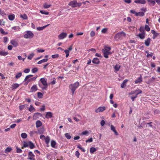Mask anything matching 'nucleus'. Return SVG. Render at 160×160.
I'll return each mask as SVG.
<instances>
[{
  "mask_svg": "<svg viewBox=\"0 0 160 160\" xmlns=\"http://www.w3.org/2000/svg\"><path fill=\"white\" fill-rule=\"evenodd\" d=\"M40 81L42 84L39 83V86L43 90H47L48 87L47 79L45 78H42Z\"/></svg>",
  "mask_w": 160,
  "mask_h": 160,
  "instance_id": "1",
  "label": "nucleus"
},
{
  "mask_svg": "<svg viewBox=\"0 0 160 160\" xmlns=\"http://www.w3.org/2000/svg\"><path fill=\"white\" fill-rule=\"evenodd\" d=\"M79 82H76L73 84H71L69 86L70 89L71 90L72 94H73L79 86Z\"/></svg>",
  "mask_w": 160,
  "mask_h": 160,
  "instance_id": "2",
  "label": "nucleus"
},
{
  "mask_svg": "<svg viewBox=\"0 0 160 160\" xmlns=\"http://www.w3.org/2000/svg\"><path fill=\"white\" fill-rule=\"evenodd\" d=\"M111 49V48L110 47H106L104 49L102 50V52L104 55V57L106 58H108V55L112 53L110 51Z\"/></svg>",
  "mask_w": 160,
  "mask_h": 160,
  "instance_id": "3",
  "label": "nucleus"
},
{
  "mask_svg": "<svg viewBox=\"0 0 160 160\" xmlns=\"http://www.w3.org/2000/svg\"><path fill=\"white\" fill-rule=\"evenodd\" d=\"M34 36V34L31 31H26L24 32L23 36L26 39H31Z\"/></svg>",
  "mask_w": 160,
  "mask_h": 160,
  "instance_id": "4",
  "label": "nucleus"
},
{
  "mask_svg": "<svg viewBox=\"0 0 160 160\" xmlns=\"http://www.w3.org/2000/svg\"><path fill=\"white\" fill-rule=\"evenodd\" d=\"M82 3L81 2H78L76 0H73L71 1L68 3V5L71 6L73 8L77 7H79L81 6Z\"/></svg>",
  "mask_w": 160,
  "mask_h": 160,
  "instance_id": "5",
  "label": "nucleus"
},
{
  "mask_svg": "<svg viewBox=\"0 0 160 160\" xmlns=\"http://www.w3.org/2000/svg\"><path fill=\"white\" fill-rule=\"evenodd\" d=\"M40 138L42 140H44L46 143L47 144V147H49L48 144L50 140L49 136H47L45 137L44 135L42 134L40 136Z\"/></svg>",
  "mask_w": 160,
  "mask_h": 160,
  "instance_id": "6",
  "label": "nucleus"
},
{
  "mask_svg": "<svg viewBox=\"0 0 160 160\" xmlns=\"http://www.w3.org/2000/svg\"><path fill=\"white\" fill-rule=\"evenodd\" d=\"M125 33L123 32H121L117 33L115 35L114 38L116 40H118L119 39L122 38V37H125Z\"/></svg>",
  "mask_w": 160,
  "mask_h": 160,
  "instance_id": "7",
  "label": "nucleus"
},
{
  "mask_svg": "<svg viewBox=\"0 0 160 160\" xmlns=\"http://www.w3.org/2000/svg\"><path fill=\"white\" fill-rule=\"evenodd\" d=\"M67 35V33L65 32H62L58 36V38L59 40H62L65 38Z\"/></svg>",
  "mask_w": 160,
  "mask_h": 160,
  "instance_id": "8",
  "label": "nucleus"
},
{
  "mask_svg": "<svg viewBox=\"0 0 160 160\" xmlns=\"http://www.w3.org/2000/svg\"><path fill=\"white\" fill-rule=\"evenodd\" d=\"M105 109V107L104 106L96 108L95 110V112L96 113H98L101 112H102Z\"/></svg>",
  "mask_w": 160,
  "mask_h": 160,
  "instance_id": "9",
  "label": "nucleus"
},
{
  "mask_svg": "<svg viewBox=\"0 0 160 160\" xmlns=\"http://www.w3.org/2000/svg\"><path fill=\"white\" fill-rule=\"evenodd\" d=\"M10 43L15 48L18 45V41L15 39H12L11 40Z\"/></svg>",
  "mask_w": 160,
  "mask_h": 160,
  "instance_id": "10",
  "label": "nucleus"
},
{
  "mask_svg": "<svg viewBox=\"0 0 160 160\" xmlns=\"http://www.w3.org/2000/svg\"><path fill=\"white\" fill-rule=\"evenodd\" d=\"M134 2L137 4H145L146 3V0H135Z\"/></svg>",
  "mask_w": 160,
  "mask_h": 160,
  "instance_id": "11",
  "label": "nucleus"
},
{
  "mask_svg": "<svg viewBox=\"0 0 160 160\" xmlns=\"http://www.w3.org/2000/svg\"><path fill=\"white\" fill-rule=\"evenodd\" d=\"M52 113L50 112H47L45 115V117L46 118L48 119L51 118L52 117Z\"/></svg>",
  "mask_w": 160,
  "mask_h": 160,
  "instance_id": "12",
  "label": "nucleus"
},
{
  "mask_svg": "<svg viewBox=\"0 0 160 160\" xmlns=\"http://www.w3.org/2000/svg\"><path fill=\"white\" fill-rule=\"evenodd\" d=\"M151 33L153 34V35L152 36V38L153 39H155L159 35V33H157L156 31L154 30H151Z\"/></svg>",
  "mask_w": 160,
  "mask_h": 160,
  "instance_id": "13",
  "label": "nucleus"
},
{
  "mask_svg": "<svg viewBox=\"0 0 160 160\" xmlns=\"http://www.w3.org/2000/svg\"><path fill=\"white\" fill-rule=\"evenodd\" d=\"M142 82V78L140 76L138 78L136 79L135 81V84L140 83Z\"/></svg>",
  "mask_w": 160,
  "mask_h": 160,
  "instance_id": "14",
  "label": "nucleus"
},
{
  "mask_svg": "<svg viewBox=\"0 0 160 160\" xmlns=\"http://www.w3.org/2000/svg\"><path fill=\"white\" fill-rule=\"evenodd\" d=\"M56 142L54 140H52L51 141V145L52 148H57V147L56 146Z\"/></svg>",
  "mask_w": 160,
  "mask_h": 160,
  "instance_id": "15",
  "label": "nucleus"
},
{
  "mask_svg": "<svg viewBox=\"0 0 160 160\" xmlns=\"http://www.w3.org/2000/svg\"><path fill=\"white\" fill-rule=\"evenodd\" d=\"M34 157L35 155L33 154L32 152L30 151L28 152V159H34L35 158Z\"/></svg>",
  "mask_w": 160,
  "mask_h": 160,
  "instance_id": "16",
  "label": "nucleus"
},
{
  "mask_svg": "<svg viewBox=\"0 0 160 160\" xmlns=\"http://www.w3.org/2000/svg\"><path fill=\"white\" fill-rule=\"evenodd\" d=\"M37 90V87L36 85H33L31 88L30 92H35Z\"/></svg>",
  "mask_w": 160,
  "mask_h": 160,
  "instance_id": "17",
  "label": "nucleus"
},
{
  "mask_svg": "<svg viewBox=\"0 0 160 160\" xmlns=\"http://www.w3.org/2000/svg\"><path fill=\"white\" fill-rule=\"evenodd\" d=\"M111 130L114 132V134L116 135H118V133L117 131L115 130V127L112 125H111L110 126Z\"/></svg>",
  "mask_w": 160,
  "mask_h": 160,
  "instance_id": "18",
  "label": "nucleus"
},
{
  "mask_svg": "<svg viewBox=\"0 0 160 160\" xmlns=\"http://www.w3.org/2000/svg\"><path fill=\"white\" fill-rule=\"evenodd\" d=\"M128 80L127 79L124 80L122 83L121 85V87L122 88H123L126 86V83L128 82Z\"/></svg>",
  "mask_w": 160,
  "mask_h": 160,
  "instance_id": "19",
  "label": "nucleus"
},
{
  "mask_svg": "<svg viewBox=\"0 0 160 160\" xmlns=\"http://www.w3.org/2000/svg\"><path fill=\"white\" fill-rule=\"evenodd\" d=\"M92 62L94 64H98L99 63L100 61L98 58H96L93 59Z\"/></svg>",
  "mask_w": 160,
  "mask_h": 160,
  "instance_id": "20",
  "label": "nucleus"
},
{
  "mask_svg": "<svg viewBox=\"0 0 160 160\" xmlns=\"http://www.w3.org/2000/svg\"><path fill=\"white\" fill-rule=\"evenodd\" d=\"M38 116H41L42 114L39 112L35 113L33 116V118L34 119H36Z\"/></svg>",
  "mask_w": 160,
  "mask_h": 160,
  "instance_id": "21",
  "label": "nucleus"
},
{
  "mask_svg": "<svg viewBox=\"0 0 160 160\" xmlns=\"http://www.w3.org/2000/svg\"><path fill=\"white\" fill-rule=\"evenodd\" d=\"M121 67V66L118 64H117L114 67V69L115 70V72H116L117 71H118Z\"/></svg>",
  "mask_w": 160,
  "mask_h": 160,
  "instance_id": "22",
  "label": "nucleus"
},
{
  "mask_svg": "<svg viewBox=\"0 0 160 160\" xmlns=\"http://www.w3.org/2000/svg\"><path fill=\"white\" fill-rule=\"evenodd\" d=\"M151 39L150 38H148L147 40L145 41V44L147 46H148L149 45Z\"/></svg>",
  "mask_w": 160,
  "mask_h": 160,
  "instance_id": "23",
  "label": "nucleus"
},
{
  "mask_svg": "<svg viewBox=\"0 0 160 160\" xmlns=\"http://www.w3.org/2000/svg\"><path fill=\"white\" fill-rule=\"evenodd\" d=\"M145 32L140 33L138 34V36L140 38H141V39H143L145 37Z\"/></svg>",
  "mask_w": 160,
  "mask_h": 160,
  "instance_id": "24",
  "label": "nucleus"
},
{
  "mask_svg": "<svg viewBox=\"0 0 160 160\" xmlns=\"http://www.w3.org/2000/svg\"><path fill=\"white\" fill-rule=\"evenodd\" d=\"M8 18L9 19L10 21H13L14 20L15 18V15L13 14H12L9 15L8 16Z\"/></svg>",
  "mask_w": 160,
  "mask_h": 160,
  "instance_id": "25",
  "label": "nucleus"
},
{
  "mask_svg": "<svg viewBox=\"0 0 160 160\" xmlns=\"http://www.w3.org/2000/svg\"><path fill=\"white\" fill-rule=\"evenodd\" d=\"M36 127L38 128L42 126V122L40 120H38L36 122Z\"/></svg>",
  "mask_w": 160,
  "mask_h": 160,
  "instance_id": "26",
  "label": "nucleus"
},
{
  "mask_svg": "<svg viewBox=\"0 0 160 160\" xmlns=\"http://www.w3.org/2000/svg\"><path fill=\"white\" fill-rule=\"evenodd\" d=\"M147 1L150 5L154 6L156 3L155 1L153 0H147Z\"/></svg>",
  "mask_w": 160,
  "mask_h": 160,
  "instance_id": "27",
  "label": "nucleus"
},
{
  "mask_svg": "<svg viewBox=\"0 0 160 160\" xmlns=\"http://www.w3.org/2000/svg\"><path fill=\"white\" fill-rule=\"evenodd\" d=\"M49 24H48L42 27H37V29L38 31H41L44 29L45 28H46V27L49 26Z\"/></svg>",
  "mask_w": 160,
  "mask_h": 160,
  "instance_id": "28",
  "label": "nucleus"
},
{
  "mask_svg": "<svg viewBox=\"0 0 160 160\" xmlns=\"http://www.w3.org/2000/svg\"><path fill=\"white\" fill-rule=\"evenodd\" d=\"M29 141L28 142H24L23 146L22 147V148L23 149V148H26L29 147Z\"/></svg>",
  "mask_w": 160,
  "mask_h": 160,
  "instance_id": "29",
  "label": "nucleus"
},
{
  "mask_svg": "<svg viewBox=\"0 0 160 160\" xmlns=\"http://www.w3.org/2000/svg\"><path fill=\"white\" fill-rule=\"evenodd\" d=\"M12 29L16 31H20V28L19 26H15L12 27Z\"/></svg>",
  "mask_w": 160,
  "mask_h": 160,
  "instance_id": "30",
  "label": "nucleus"
},
{
  "mask_svg": "<svg viewBox=\"0 0 160 160\" xmlns=\"http://www.w3.org/2000/svg\"><path fill=\"white\" fill-rule=\"evenodd\" d=\"M8 54V52L4 51H0V55L5 56Z\"/></svg>",
  "mask_w": 160,
  "mask_h": 160,
  "instance_id": "31",
  "label": "nucleus"
},
{
  "mask_svg": "<svg viewBox=\"0 0 160 160\" xmlns=\"http://www.w3.org/2000/svg\"><path fill=\"white\" fill-rule=\"evenodd\" d=\"M51 5L50 4H48L46 3H44L43 5V8L45 9L49 8L51 6Z\"/></svg>",
  "mask_w": 160,
  "mask_h": 160,
  "instance_id": "32",
  "label": "nucleus"
},
{
  "mask_svg": "<svg viewBox=\"0 0 160 160\" xmlns=\"http://www.w3.org/2000/svg\"><path fill=\"white\" fill-rule=\"evenodd\" d=\"M44 129L43 128H41L38 130V132L39 134H41L43 133L44 131Z\"/></svg>",
  "mask_w": 160,
  "mask_h": 160,
  "instance_id": "33",
  "label": "nucleus"
},
{
  "mask_svg": "<svg viewBox=\"0 0 160 160\" xmlns=\"http://www.w3.org/2000/svg\"><path fill=\"white\" fill-rule=\"evenodd\" d=\"M29 147L31 149H33L35 147V146L34 144L31 141H29Z\"/></svg>",
  "mask_w": 160,
  "mask_h": 160,
  "instance_id": "34",
  "label": "nucleus"
},
{
  "mask_svg": "<svg viewBox=\"0 0 160 160\" xmlns=\"http://www.w3.org/2000/svg\"><path fill=\"white\" fill-rule=\"evenodd\" d=\"M20 17L24 20H26L28 19V16L26 14H21Z\"/></svg>",
  "mask_w": 160,
  "mask_h": 160,
  "instance_id": "35",
  "label": "nucleus"
},
{
  "mask_svg": "<svg viewBox=\"0 0 160 160\" xmlns=\"http://www.w3.org/2000/svg\"><path fill=\"white\" fill-rule=\"evenodd\" d=\"M144 15V12H137L136 13V16H139L140 17H142Z\"/></svg>",
  "mask_w": 160,
  "mask_h": 160,
  "instance_id": "36",
  "label": "nucleus"
},
{
  "mask_svg": "<svg viewBox=\"0 0 160 160\" xmlns=\"http://www.w3.org/2000/svg\"><path fill=\"white\" fill-rule=\"evenodd\" d=\"M38 132L35 131H32L30 132L29 134L31 137H32L33 135L35 134H37Z\"/></svg>",
  "mask_w": 160,
  "mask_h": 160,
  "instance_id": "37",
  "label": "nucleus"
},
{
  "mask_svg": "<svg viewBox=\"0 0 160 160\" xmlns=\"http://www.w3.org/2000/svg\"><path fill=\"white\" fill-rule=\"evenodd\" d=\"M0 32L3 35H6L8 34V32H5L4 31L3 29L1 28H0Z\"/></svg>",
  "mask_w": 160,
  "mask_h": 160,
  "instance_id": "38",
  "label": "nucleus"
},
{
  "mask_svg": "<svg viewBox=\"0 0 160 160\" xmlns=\"http://www.w3.org/2000/svg\"><path fill=\"white\" fill-rule=\"evenodd\" d=\"M97 150V149L94 147H92L90 148V152L91 153H93Z\"/></svg>",
  "mask_w": 160,
  "mask_h": 160,
  "instance_id": "39",
  "label": "nucleus"
},
{
  "mask_svg": "<svg viewBox=\"0 0 160 160\" xmlns=\"http://www.w3.org/2000/svg\"><path fill=\"white\" fill-rule=\"evenodd\" d=\"M12 150V148H11L8 147L5 149L4 152L6 153H8L10 152Z\"/></svg>",
  "mask_w": 160,
  "mask_h": 160,
  "instance_id": "40",
  "label": "nucleus"
},
{
  "mask_svg": "<svg viewBox=\"0 0 160 160\" xmlns=\"http://www.w3.org/2000/svg\"><path fill=\"white\" fill-rule=\"evenodd\" d=\"M19 86V85L17 83H15L12 85V88L13 89H15L18 88Z\"/></svg>",
  "mask_w": 160,
  "mask_h": 160,
  "instance_id": "41",
  "label": "nucleus"
},
{
  "mask_svg": "<svg viewBox=\"0 0 160 160\" xmlns=\"http://www.w3.org/2000/svg\"><path fill=\"white\" fill-rule=\"evenodd\" d=\"M34 54L33 53H32L28 57V59L29 60H31L33 57Z\"/></svg>",
  "mask_w": 160,
  "mask_h": 160,
  "instance_id": "42",
  "label": "nucleus"
},
{
  "mask_svg": "<svg viewBox=\"0 0 160 160\" xmlns=\"http://www.w3.org/2000/svg\"><path fill=\"white\" fill-rule=\"evenodd\" d=\"M136 90V95L137 96L138 95L142 93V91L140 89H137Z\"/></svg>",
  "mask_w": 160,
  "mask_h": 160,
  "instance_id": "43",
  "label": "nucleus"
},
{
  "mask_svg": "<svg viewBox=\"0 0 160 160\" xmlns=\"http://www.w3.org/2000/svg\"><path fill=\"white\" fill-rule=\"evenodd\" d=\"M6 13L4 10H2L0 9V15L3 16L4 15H6Z\"/></svg>",
  "mask_w": 160,
  "mask_h": 160,
  "instance_id": "44",
  "label": "nucleus"
},
{
  "mask_svg": "<svg viewBox=\"0 0 160 160\" xmlns=\"http://www.w3.org/2000/svg\"><path fill=\"white\" fill-rule=\"evenodd\" d=\"M37 52L38 53H42L45 51L44 50L40 48H38L36 49Z\"/></svg>",
  "mask_w": 160,
  "mask_h": 160,
  "instance_id": "45",
  "label": "nucleus"
},
{
  "mask_svg": "<svg viewBox=\"0 0 160 160\" xmlns=\"http://www.w3.org/2000/svg\"><path fill=\"white\" fill-rule=\"evenodd\" d=\"M64 52L66 54V57L68 58L69 56L70 52L67 49L64 50Z\"/></svg>",
  "mask_w": 160,
  "mask_h": 160,
  "instance_id": "46",
  "label": "nucleus"
},
{
  "mask_svg": "<svg viewBox=\"0 0 160 160\" xmlns=\"http://www.w3.org/2000/svg\"><path fill=\"white\" fill-rule=\"evenodd\" d=\"M29 111L30 112L35 111V109L32 106V105H31L30 106V107L29 109Z\"/></svg>",
  "mask_w": 160,
  "mask_h": 160,
  "instance_id": "47",
  "label": "nucleus"
},
{
  "mask_svg": "<svg viewBox=\"0 0 160 160\" xmlns=\"http://www.w3.org/2000/svg\"><path fill=\"white\" fill-rule=\"evenodd\" d=\"M21 136L23 138H26L27 137V135L25 133H22L21 134Z\"/></svg>",
  "mask_w": 160,
  "mask_h": 160,
  "instance_id": "48",
  "label": "nucleus"
},
{
  "mask_svg": "<svg viewBox=\"0 0 160 160\" xmlns=\"http://www.w3.org/2000/svg\"><path fill=\"white\" fill-rule=\"evenodd\" d=\"M65 136L66 137V138L68 139H69L71 138V136L69 135V134L68 133H66L65 134Z\"/></svg>",
  "mask_w": 160,
  "mask_h": 160,
  "instance_id": "49",
  "label": "nucleus"
},
{
  "mask_svg": "<svg viewBox=\"0 0 160 160\" xmlns=\"http://www.w3.org/2000/svg\"><path fill=\"white\" fill-rule=\"evenodd\" d=\"M40 12L42 14H44L46 15H48L49 13V12L43 10H40Z\"/></svg>",
  "mask_w": 160,
  "mask_h": 160,
  "instance_id": "50",
  "label": "nucleus"
},
{
  "mask_svg": "<svg viewBox=\"0 0 160 160\" xmlns=\"http://www.w3.org/2000/svg\"><path fill=\"white\" fill-rule=\"evenodd\" d=\"M38 97L39 98H42L43 94H42L40 92H38Z\"/></svg>",
  "mask_w": 160,
  "mask_h": 160,
  "instance_id": "51",
  "label": "nucleus"
},
{
  "mask_svg": "<svg viewBox=\"0 0 160 160\" xmlns=\"http://www.w3.org/2000/svg\"><path fill=\"white\" fill-rule=\"evenodd\" d=\"M38 68H35L32 69V73H35L38 71Z\"/></svg>",
  "mask_w": 160,
  "mask_h": 160,
  "instance_id": "52",
  "label": "nucleus"
},
{
  "mask_svg": "<svg viewBox=\"0 0 160 160\" xmlns=\"http://www.w3.org/2000/svg\"><path fill=\"white\" fill-rule=\"evenodd\" d=\"M145 30L148 32L150 30V28L148 25H145Z\"/></svg>",
  "mask_w": 160,
  "mask_h": 160,
  "instance_id": "53",
  "label": "nucleus"
},
{
  "mask_svg": "<svg viewBox=\"0 0 160 160\" xmlns=\"http://www.w3.org/2000/svg\"><path fill=\"white\" fill-rule=\"evenodd\" d=\"M95 32L93 31H92L90 33V35L91 37H93L95 35Z\"/></svg>",
  "mask_w": 160,
  "mask_h": 160,
  "instance_id": "54",
  "label": "nucleus"
},
{
  "mask_svg": "<svg viewBox=\"0 0 160 160\" xmlns=\"http://www.w3.org/2000/svg\"><path fill=\"white\" fill-rule=\"evenodd\" d=\"M51 57L52 58H58L59 57V55L58 54H54L52 55Z\"/></svg>",
  "mask_w": 160,
  "mask_h": 160,
  "instance_id": "55",
  "label": "nucleus"
},
{
  "mask_svg": "<svg viewBox=\"0 0 160 160\" xmlns=\"http://www.w3.org/2000/svg\"><path fill=\"white\" fill-rule=\"evenodd\" d=\"M22 73L21 72H19V73L17 74L15 76V77L16 78H18L21 77L22 76Z\"/></svg>",
  "mask_w": 160,
  "mask_h": 160,
  "instance_id": "56",
  "label": "nucleus"
},
{
  "mask_svg": "<svg viewBox=\"0 0 160 160\" xmlns=\"http://www.w3.org/2000/svg\"><path fill=\"white\" fill-rule=\"evenodd\" d=\"M77 148L80 149L83 152H85V150L83 148L81 147L80 146L78 145L77 146Z\"/></svg>",
  "mask_w": 160,
  "mask_h": 160,
  "instance_id": "57",
  "label": "nucleus"
},
{
  "mask_svg": "<svg viewBox=\"0 0 160 160\" xmlns=\"http://www.w3.org/2000/svg\"><path fill=\"white\" fill-rule=\"evenodd\" d=\"M32 75H28L26 76V77H25V78L24 79V81H26L28 79V78H31V77H32Z\"/></svg>",
  "mask_w": 160,
  "mask_h": 160,
  "instance_id": "58",
  "label": "nucleus"
},
{
  "mask_svg": "<svg viewBox=\"0 0 160 160\" xmlns=\"http://www.w3.org/2000/svg\"><path fill=\"white\" fill-rule=\"evenodd\" d=\"M108 28H103L101 31L102 33H105L107 31Z\"/></svg>",
  "mask_w": 160,
  "mask_h": 160,
  "instance_id": "59",
  "label": "nucleus"
},
{
  "mask_svg": "<svg viewBox=\"0 0 160 160\" xmlns=\"http://www.w3.org/2000/svg\"><path fill=\"white\" fill-rule=\"evenodd\" d=\"M56 83V79L55 78H53V81L51 82L50 84L52 85H54Z\"/></svg>",
  "mask_w": 160,
  "mask_h": 160,
  "instance_id": "60",
  "label": "nucleus"
},
{
  "mask_svg": "<svg viewBox=\"0 0 160 160\" xmlns=\"http://www.w3.org/2000/svg\"><path fill=\"white\" fill-rule=\"evenodd\" d=\"M75 155L78 158L79 157V156L80 155V154L78 151H77L75 152Z\"/></svg>",
  "mask_w": 160,
  "mask_h": 160,
  "instance_id": "61",
  "label": "nucleus"
},
{
  "mask_svg": "<svg viewBox=\"0 0 160 160\" xmlns=\"http://www.w3.org/2000/svg\"><path fill=\"white\" fill-rule=\"evenodd\" d=\"M8 38L6 37H5L3 38V42L4 43H6L8 42Z\"/></svg>",
  "mask_w": 160,
  "mask_h": 160,
  "instance_id": "62",
  "label": "nucleus"
},
{
  "mask_svg": "<svg viewBox=\"0 0 160 160\" xmlns=\"http://www.w3.org/2000/svg\"><path fill=\"white\" fill-rule=\"evenodd\" d=\"M93 140L92 138H90L88 139V140H86V142H92Z\"/></svg>",
  "mask_w": 160,
  "mask_h": 160,
  "instance_id": "63",
  "label": "nucleus"
},
{
  "mask_svg": "<svg viewBox=\"0 0 160 160\" xmlns=\"http://www.w3.org/2000/svg\"><path fill=\"white\" fill-rule=\"evenodd\" d=\"M133 94H134L135 95H136V90L132 91L129 93V95H132Z\"/></svg>",
  "mask_w": 160,
  "mask_h": 160,
  "instance_id": "64",
  "label": "nucleus"
}]
</instances>
